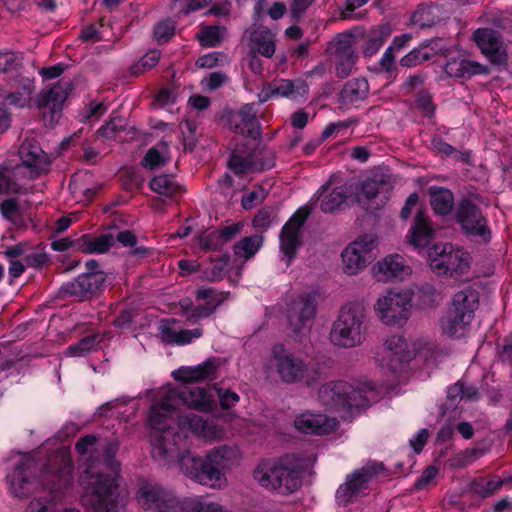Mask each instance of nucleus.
<instances>
[{"label": "nucleus", "instance_id": "1", "mask_svg": "<svg viewBox=\"0 0 512 512\" xmlns=\"http://www.w3.org/2000/svg\"><path fill=\"white\" fill-rule=\"evenodd\" d=\"M75 450L81 456L90 453L79 476L83 489L82 506L87 512H118L125 497L121 495L114 475L96 470V461H99L97 437L93 434L81 437L75 444Z\"/></svg>", "mask_w": 512, "mask_h": 512}, {"label": "nucleus", "instance_id": "2", "mask_svg": "<svg viewBox=\"0 0 512 512\" xmlns=\"http://www.w3.org/2000/svg\"><path fill=\"white\" fill-rule=\"evenodd\" d=\"M318 396L322 405L331 411L366 408L375 400V385L370 381L356 384L330 381L320 387Z\"/></svg>", "mask_w": 512, "mask_h": 512}, {"label": "nucleus", "instance_id": "3", "mask_svg": "<svg viewBox=\"0 0 512 512\" xmlns=\"http://www.w3.org/2000/svg\"><path fill=\"white\" fill-rule=\"evenodd\" d=\"M177 415V409L166 402L152 405L148 420L153 430L151 444L154 456H172L179 451L180 442H185L182 432L175 430Z\"/></svg>", "mask_w": 512, "mask_h": 512}, {"label": "nucleus", "instance_id": "4", "mask_svg": "<svg viewBox=\"0 0 512 512\" xmlns=\"http://www.w3.org/2000/svg\"><path fill=\"white\" fill-rule=\"evenodd\" d=\"M303 465L295 455L262 462L254 470V478L265 488L293 493L302 484Z\"/></svg>", "mask_w": 512, "mask_h": 512}, {"label": "nucleus", "instance_id": "5", "mask_svg": "<svg viewBox=\"0 0 512 512\" xmlns=\"http://www.w3.org/2000/svg\"><path fill=\"white\" fill-rule=\"evenodd\" d=\"M366 311L359 303H348L340 309L330 331L331 342L339 347L353 348L363 343L366 336Z\"/></svg>", "mask_w": 512, "mask_h": 512}, {"label": "nucleus", "instance_id": "6", "mask_svg": "<svg viewBox=\"0 0 512 512\" xmlns=\"http://www.w3.org/2000/svg\"><path fill=\"white\" fill-rule=\"evenodd\" d=\"M271 365L279 378L287 384L303 383L310 386L320 378L316 364L305 362L282 344L273 346Z\"/></svg>", "mask_w": 512, "mask_h": 512}, {"label": "nucleus", "instance_id": "7", "mask_svg": "<svg viewBox=\"0 0 512 512\" xmlns=\"http://www.w3.org/2000/svg\"><path fill=\"white\" fill-rule=\"evenodd\" d=\"M73 469L72 459L66 451H56L48 457L39 481L52 494L53 501H59L72 487Z\"/></svg>", "mask_w": 512, "mask_h": 512}, {"label": "nucleus", "instance_id": "8", "mask_svg": "<svg viewBox=\"0 0 512 512\" xmlns=\"http://www.w3.org/2000/svg\"><path fill=\"white\" fill-rule=\"evenodd\" d=\"M433 249L436 256L431 259L430 267L437 275L458 277L468 271L469 255L463 249L454 248L448 243L437 244Z\"/></svg>", "mask_w": 512, "mask_h": 512}, {"label": "nucleus", "instance_id": "9", "mask_svg": "<svg viewBox=\"0 0 512 512\" xmlns=\"http://www.w3.org/2000/svg\"><path fill=\"white\" fill-rule=\"evenodd\" d=\"M383 469L382 463H371L355 470L347 476L345 483L337 489V500L346 505L365 495V490L368 489V484L373 476L379 474Z\"/></svg>", "mask_w": 512, "mask_h": 512}, {"label": "nucleus", "instance_id": "10", "mask_svg": "<svg viewBox=\"0 0 512 512\" xmlns=\"http://www.w3.org/2000/svg\"><path fill=\"white\" fill-rule=\"evenodd\" d=\"M72 90V81L62 79L50 89L42 90L37 96V106L51 126L59 118L63 104Z\"/></svg>", "mask_w": 512, "mask_h": 512}, {"label": "nucleus", "instance_id": "11", "mask_svg": "<svg viewBox=\"0 0 512 512\" xmlns=\"http://www.w3.org/2000/svg\"><path fill=\"white\" fill-rule=\"evenodd\" d=\"M105 280V273H83L74 280L63 283L59 288V296L79 301L91 299L102 290Z\"/></svg>", "mask_w": 512, "mask_h": 512}, {"label": "nucleus", "instance_id": "12", "mask_svg": "<svg viewBox=\"0 0 512 512\" xmlns=\"http://www.w3.org/2000/svg\"><path fill=\"white\" fill-rule=\"evenodd\" d=\"M355 38L351 33H342L330 43L328 50L334 57L335 74L339 78H346L356 64Z\"/></svg>", "mask_w": 512, "mask_h": 512}, {"label": "nucleus", "instance_id": "13", "mask_svg": "<svg viewBox=\"0 0 512 512\" xmlns=\"http://www.w3.org/2000/svg\"><path fill=\"white\" fill-rule=\"evenodd\" d=\"M456 221L467 235L481 236L487 239L490 235L487 220L481 209L471 199L463 198L456 208Z\"/></svg>", "mask_w": 512, "mask_h": 512}, {"label": "nucleus", "instance_id": "14", "mask_svg": "<svg viewBox=\"0 0 512 512\" xmlns=\"http://www.w3.org/2000/svg\"><path fill=\"white\" fill-rule=\"evenodd\" d=\"M309 216L307 209H299L286 222L280 233V250L283 254V260L286 266H289L297 254L298 248L302 242L300 239V229Z\"/></svg>", "mask_w": 512, "mask_h": 512}, {"label": "nucleus", "instance_id": "15", "mask_svg": "<svg viewBox=\"0 0 512 512\" xmlns=\"http://www.w3.org/2000/svg\"><path fill=\"white\" fill-rule=\"evenodd\" d=\"M409 308L407 295L392 292L379 298L375 307L382 322L390 326L402 325L409 317Z\"/></svg>", "mask_w": 512, "mask_h": 512}, {"label": "nucleus", "instance_id": "16", "mask_svg": "<svg viewBox=\"0 0 512 512\" xmlns=\"http://www.w3.org/2000/svg\"><path fill=\"white\" fill-rule=\"evenodd\" d=\"M179 452H175L171 457L177 454L179 467L187 477L202 485L213 486L217 482V471L215 468L206 466L205 458L189 450L183 453Z\"/></svg>", "mask_w": 512, "mask_h": 512}, {"label": "nucleus", "instance_id": "17", "mask_svg": "<svg viewBox=\"0 0 512 512\" xmlns=\"http://www.w3.org/2000/svg\"><path fill=\"white\" fill-rule=\"evenodd\" d=\"M38 464L33 459H21L7 474L10 490L18 498L29 496L36 478Z\"/></svg>", "mask_w": 512, "mask_h": 512}, {"label": "nucleus", "instance_id": "18", "mask_svg": "<svg viewBox=\"0 0 512 512\" xmlns=\"http://www.w3.org/2000/svg\"><path fill=\"white\" fill-rule=\"evenodd\" d=\"M316 297L310 293H302L291 301L287 309L289 327L299 332L312 321L316 315Z\"/></svg>", "mask_w": 512, "mask_h": 512}, {"label": "nucleus", "instance_id": "19", "mask_svg": "<svg viewBox=\"0 0 512 512\" xmlns=\"http://www.w3.org/2000/svg\"><path fill=\"white\" fill-rule=\"evenodd\" d=\"M376 243L372 235L358 237L344 249L341 254L344 271L349 275H354L366 267V254L370 252Z\"/></svg>", "mask_w": 512, "mask_h": 512}, {"label": "nucleus", "instance_id": "20", "mask_svg": "<svg viewBox=\"0 0 512 512\" xmlns=\"http://www.w3.org/2000/svg\"><path fill=\"white\" fill-rule=\"evenodd\" d=\"M473 40L492 64L506 63L507 53L497 31L490 28H479L473 33Z\"/></svg>", "mask_w": 512, "mask_h": 512}, {"label": "nucleus", "instance_id": "21", "mask_svg": "<svg viewBox=\"0 0 512 512\" xmlns=\"http://www.w3.org/2000/svg\"><path fill=\"white\" fill-rule=\"evenodd\" d=\"M338 422L324 414L305 412L296 416L294 427L303 434L328 435L336 430Z\"/></svg>", "mask_w": 512, "mask_h": 512}, {"label": "nucleus", "instance_id": "22", "mask_svg": "<svg viewBox=\"0 0 512 512\" xmlns=\"http://www.w3.org/2000/svg\"><path fill=\"white\" fill-rule=\"evenodd\" d=\"M262 103L252 102L243 105L237 115L230 120L233 131L237 134L246 135L253 139L260 136V124L257 114Z\"/></svg>", "mask_w": 512, "mask_h": 512}, {"label": "nucleus", "instance_id": "23", "mask_svg": "<svg viewBox=\"0 0 512 512\" xmlns=\"http://www.w3.org/2000/svg\"><path fill=\"white\" fill-rule=\"evenodd\" d=\"M410 267L405 264L402 256L388 255L373 267L374 277L379 282L403 280L410 274Z\"/></svg>", "mask_w": 512, "mask_h": 512}, {"label": "nucleus", "instance_id": "24", "mask_svg": "<svg viewBox=\"0 0 512 512\" xmlns=\"http://www.w3.org/2000/svg\"><path fill=\"white\" fill-rule=\"evenodd\" d=\"M408 345L401 335H392L384 343V354L382 360L392 372H396L403 362L409 360Z\"/></svg>", "mask_w": 512, "mask_h": 512}, {"label": "nucleus", "instance_id": "25", "mask_svg": "<svg viewBox=\"0 0 512 512\" xmlns=\"http://www.w3.org/2000/svg\"><path fill=\"white\" fill-rule=\"evenodd\" d=\"M218 366L219 359L210 357L199 365L179 368L177 371L173 372V376L176 380L186 383L199 382L213 378Z\"/></svg>", "mask_w": 512, "mask_h": 512}, {"label": "nucleus", "instance_id": "26", "mask_svg": "<svg viewBox=\"0 0 512 512\" xmlns=\"http://www.w3.org/2000/svg\"><path fill=\"white\" fill-rule=\"evenodd\" d=\"M115 244L114 235L110 232L98 236L84 234L75 240V249L86 254H103Z\"/></svg>", "mask_w": 512, "mask_h": 512}, {"label": "nucleus", "instance_id": "27", "mask_svg": "<svg viewBox=\"0 0 512 512\" xmlns=\"http://www.w3.org/2000/svg\"><path fill=\"white\" fill-rule=\"evenodd\" d=\"M225 512L222 506L201 499H190L180 502L178 499L166 500V504L156 512Z\"/></svg>", "mask_w": 512, "mask_h": 512}, {"label": "nucleus", "instance_id": "28", "mask_svg": "<svg viewBox=\"0 0 512 512\" xmlns=\"http://www.w3.org/2000/svg\"><path fill=\"white\" fill-rule=\"evenodd\" d=\"M137 499L145 509L154 508L156 512L164 507L166 500L177 498L158 485L144 484L138 490Z\"/></svg>", "mask_w": 512, "mask_h": 512}, {"label": "nucleus", "instance_id": "29", "mask_svg": "<svg viewBox=\"0 0 512 512\" xmlns=\"http://www.w3.org/2000/svg\"><path fill=\"white\" fill-rule=\"evenodd\" d=\"M444 70L449 77L455 78H470L489 72L486 66L464 58H452L448 60Z\"/></svg>", "mask_w": 512, "mask_h": 512}, {"label": "nucleus", "instance_id": "30", "mask_svg": "<svg viewBox=\"0 0 512 512\" xmlns=\"http://www.w3.org/2000/svg\"><path fill=\"white\" fill-rule=\"evenodd\" d=\"M248 47L250 53L271 58L276 49L274 35L267 28H256L250 32Z\"/></svg>", "mask_w": 512, "mask_h": 512}, {"label": "nucleus", "instance_id": "31", "mask_svg": "<svg viewBox=\"0 0 512 512\" xmlns=\"http://www.w3.org/2000/svg\"><path fill=\"white\" fill-rule=\"evenodd\" d=\"M180 399L189 408L209 412L215 405L213 394L205 388H186L179 393Z\"/></svg>", "mask_w": 512, "mask_h": 512}, {"label": "nucleus", "instance_id": "32", "mask_svg": "<svg viewBox=\"0 0 512 512\" xmlns=\"http://www.w3.org/2000/svg\"><path fill=\"white\" fill-rule=\"evenodd\" d=\"M369 83L365 78H353L347 81L339 92L338 101L342 106H350L364 101L369 94Z\"/></svg>", "mask_w": 512, "mask_h": 512}, {"label": "nucleus", "instance_id": "33", "mask_svg": "<svg viewBox=\"0 0 512 512\" xmlns=\"http://www.w3.org/2000/svg\"><path fill=\"white\" fill-rule=\"evenodd\" d=\"M389 24H380L371 28L363 35L361 52L364 57L375 55L391 35Z\"/></svg>", "mask_w": 512, "mask_h": 512}, {"label": "nucleus", "instance_id": "34", "mask_svg": "<svg viewBox=\"0 0 512 512\" xmlns=\"http://www.w3.org/2000/svg\"><path fill=\"white\" fill-rule=\"evenodd\" d=\"M471 320L449 308L445 316L441 318V330L444 335L452 339H459L466 335Z\"/></svg>", "mask_w": 512, "mask_h": 512}, {"label": "nucleus", "instance_id": "35", "mask_svg": "<svg viewBox=\"0 0 512 512\" xmlns=\"http://www.w3.org/2000/svg\"><path fill=\"white\" fill-rule=\"evenodd\" d=\"M479 305V294L472 288H466L457 292L453 299L451 306L460 315L465 316L467 320H473L476 309Z\"/></svg>", "mask_w": 512, "mask_h": 512}, {"label": "nucleus", "instance_id": "36", "mask_svg": "<svg viewBox=\"0 0 512 512\" xmlns=\"http://www.w3.org/2000/svg\"><path fill=\"white\" fill-rule=\"evenodd\" d=\"M415 356L427 365L437 366L450 355V349L441 347L435 342L418 340L414 343Z\"/></svg>", "mask_w": 512, "mask_h": 512}, {"label": "nucleus", "instance_id": "37", "mask_svg": "<svg viewBox=\"0 0 512 512\" xmlns=\"http://www.w3.org/2000/svg\"><path fill=\"white\" fill-rule=\"evenodd\" d=\"M512 476L502 479L497 475L477 477L470 483V491L479 498L485 499L494 496L505 483H511Z\"/></svg>", "mask_w": 512, "mask_h": 512}, {"label": "nucleus", "instance_id": "38", "mask_svg": "<svg viewBox=\"0 0 512 512\" xmlns=\"http://www.w3.org/2000/svg\"><path fill=\"white\" fill-rule=\"evenodd\" d=\"M19 156L23 166L40 171L46 164V154L39 143L26 139L19 148Z\"/></svg>", "mask_w": 512, "mask_h": 512}, {"label": "nucleus", "instance_id": "39", "mask_svg": "<svg viewBox=\"0 0 512 512\" xmlns=\"http://www.w3.org/2000/svg\"><path fill=\"white\" fill-rule=\"evenodd\" d=\"M410 243L415 247L427 246L434 234L428 216L424 211H418L410 229Z\"/></svg>", "mask_w": 512, "mask_h": 512}, {"label": "nucleus", "instance_id": "40", "mask_svg": "<svg viewBox=\"0 0 512 512\" xmlns=\"http://www.w3.org/2000/svg\"><path fill=\"white\" fill-rule=\"evenodd\" d=\"M120 443L117 439H106L104 443L98 444V458L96 461V470L104 472V469L117 472L119 469V462L116 460V454L119 450Z\"/></svg>", "mask_w": 512, "mask_h": 512}, {"label": "nucleus", "instance_id": "41", "mask_svg": "<svg viewBox=\"0 0 512 512\" xmlns=\"http://www.w3.org/2000/svg\"><path fill=\"white\" fill-rule=\"evenodd\" d=\"M430 197V205L437 215L446 216L451 213L454 207V195L451 190L440 187L431 186L428 189Z\"/></svg>", "mask_w": 512, "mask_h": 512}, {"label": "nucleus", "instance_id": "42", "mask_svg": "<svg viewBox=\"0 0 512 512\" xmlns=\"http://www.w3.org/2000/svg\"><path fill=\"white\" fill-rule=\"evenodd\" d=\"M177 427L182 431H191L195 435L207 437L211 434V427L201 416L194 413L177 415Z\"/></svg>", "mask_w": 512, "mask_h": 512}, {"label": "nucleus", "instance_id": "43", "mask_svg": "<svg viewBox=\"0 0 512 512\" xmlns=\"http://www.w3.org/2000/svg\"><path fill=\"white\" fill-rule=\"evenodd\" d=\"M327 188L323 187L322 198L320 200V209L324 213H335L341 209V206L347 199L346 188L336 187L332 191L326 193Z\"/></svg>", "mask_w": 512, "mask_h": 512}, {"label": "nucleus", "instance_id": "44", "mask_svg": "<svg viewBox=\"0 0 512 512\" xmlns=\"http://www.w3.org/2000/svg\"><path fill=\"white\" fill-rule=\"evenodd\" d=\"M203 334L201 328L184 329L175 331L169 326L161 327L162 339L168 344L185 345L192 341L193 338H199Z\"/></svg>", "mask_w": 512, "mask_h": 512}, {"label": "nucleus", "instance_id": "45", "mask_svg": "<svg viewBox=\"0 0 512 512\" xmlns=\"http://www.w3.org/2000/svg\"><path fill=\"white\" fill-rule=\"evenodd\" d=\"M430 44L431 41L421 43L400 59V65L403 67H415L432 59L436 55V51Z\"/></svg>", "mask_w": 512, "mask_h": 512}, {"label": "nucleus", "instance_id": "46", "mask_svg": "<svg viewBox=\"0 0 512 512\" xmlns=\"http://www.w3.org/2000/svg\"><path fill=\"white\" fill-rule=\"evenodd\" d=\"M150 188L155 193L172 198L178 194H181L182 188L176 182L173 175L162 174L155 176L150 181Z\"/></svg>", "mask_w": 512, "mask_h": 512}, {"label": "nucleus", "instance_id": "47", "mask_svg": "<svg viewBox=\"0 0 512 512\" xmlns=\"http://www.w3.org/2000/svg\"><path fill=\"white\" fill-rule=\"evenodd\" d=\"M234 454L235 451L226 445L214 448L208 452L205 458L206 466L216 469L217 482L220 480L221 477L220 470L226 467L227 461H229L231 457L234 456Z\"/></svg>", "mask_w": 512, "mask_h": 512}, {"label": "nucleus", "instance_id": "48", "mask_svg": "<svg viewBox=\"0 0 512 512\" xmlns=\"http://www.w3.org/2000/svg\"><path fill=\"white\" fill-rule=\"evenodd\" d=\"M254 166L255 153H253V151L247 154L234 151L228 160L229 169L237 175L254 172Z\"/></svg>", "mask_w": 512, "mask_h": 512}, {"label": "nucleus", "instance_id": "49", "mask_svg": "<svg viewBox=\"0 0 512 512\" xmlns=\"http://www.w3.org/2000/svg\"><path fill=\"white\" fill-rule=\"evenodd\" d=\"M1 216L16 227L24 225V219L18 198H7L0 203Z\"/></svg>", "mask_w": 512, "mask_h": 512}, {"label": "nucleus", "instance_id": "50", "mask_svg": "<svg viewBox=\"0 0 512 512\" xmlns=\"http://www.w3.org/2000/svg\"><path fill=\"white\" fill-rule=\"evenodd\" d=\"M23 53L6 51L0 52V74H14L18 76L23 68Z\"/></svg>", "mask_w": 512, "mask_h": 512}, {"label": "nucleus", "instance_id": "51", "mask_svg": "<svg viewBox=\"0 0 512 512\" xmlns=\"http://www.w3.org/2000/svg\"><path fill=\"white\" fill-rule=\"evenodd\" d=\"M25 188L16 182L12 169L5 164H0V194H23Z\"/></svg>", "mask_w": 512, "mask_h": 512}, {"label": "nucleus", "instance_id": "52", "mask_svg": "<svg viewBox=\"0 0 512 512\" xmlns=\"http://www.w3.org/2000/svg\"><path fill=\"white\" fill-rule=\"evenodd\" d=\"M263 242L262 236L253 235L250 237H244L239 242L234 244L233 251L238 257L249 259L255 255L259 250Z\"/></svg>", "mask_w": 512, "mask_h": 512}, {"label": "nucleus", "instance_id": "53", "mask_svg": "<svg viewBox=\"0 0 512 512\" xmlns=\"http://www.w3.org/2000/svg\"><path fill=\"white\" fill-rule=\"evenodd\" d=\"M294 92V84L291 80H281L278 84L264 87L258 95L260 103L268 101L273 96H289Z\"/></svg>", "mask_w": 512, "mask_h": 512}, {"label": "nucleus", "instance_id": "54", "mask_svg": "<svg viewBox=\"0 0 512 512\" xmlns=\"http://www.w3.org/2000/svg\"><path fill=\"white\" fill-rule=\"evenodd\" d=\"M97 335H89L66 348L65 354L72 357L84 356L94 350L98 344Z\"/></svg>", "mask_w": 512, "mask_h": 512}, {"label": "nucleus", "instance_id": "55", "mask_svg": "<svg viewBox=\"0 0 512 512\" xmlns=\"http://www.w3.org/2000/svg\"><path fill=\"white\" fill-rule=\"evenodd\" d=\"M416 299L426 307H432L441 300L440 293L430 283H424L416 288Z\"/></svg>", "mask_w": 512, "mask_h": 512}, {"label": "nucleus", "instance_id": "56", "mask_svg": "<svg viewBox=\"0 0 512 512\" xmlns=\"http://www.w3.org/2000/svg\"><path fill=\"white\" fill-rule=\"evenodd\" d=\"M175 29V23L171 19L161 20L153 27V38L159 45H163L174 36Z\"/></svg>", "mask_w": 512, "mask_h": 512}, {"label": "nucleus", "instance_id": "57", "mask_svg": "<svg viewBox=\"0 0 512 512\" xmlns=\"http://www.w3.org/2000/svg\"><path fill=\"white\" fill-rule=\"evenodd\" d=\"M126 120L121 116L111 117L108 122L97 130V134L106 139H115L118 134L125 130Z\"/></svg>", "mask_w": 512, "mask_h": 512}, {"label": "nucleus", "instance_id": "58", "mask_svg": "<svg viewBox=\"0 0 512 512\" xmlns=\"http://www.w3.org/2000/svg\"><path fill=\"white\" fill-rule=\"evenodd\" d=\"M197 300H207V304L219 307L228 297V293L217 291L212 287H202L195 291Z\"/></svg>", "mask_w": 512, "mask_h": 512}, {"label": "nucleus", "instance_id": "59", "mask_svg": "<svg viewBox=\"0 0 512 512\" xmlns=\"http://www.w3.org/2000/svg\"><path fill=\"white\" fill-rule=\"evenodd\" d=\"M159 149L167 150V144L161 141L157 147L150 148L141 161L143 167L152 170L166 162L165 156Z\"/></svg>", "mask_w": 512, "mask_h": 512}, {"label": "nucleus", "instance_id": "60", "mask_svg": "<svg viewBox=\"0 0 512 512\" xmlns=\"http://www.w3.org/2000/svg\"><path fill=\"white\" fill-rule=\"evenodd\" d=\"M255 166L254 172H262L271 169L275 164V154L270 150H254Z\"/></svg>", "mask_w": 512, "mask_h": 512}, {"label": "nucleus", "instance_id": "61", "mask_svg": "<svg viewBox=\"0 0 512 512\" xmlns=\"http://www.w3.org/2000/svg\"><path fill=\"white\" fill-rule=\"evenodd\" d=\"M464 394V384L463 383H455L451 385L447 390V402L443 404L441 407L442 415L446 413L449 409H454L458 402L463 398Z\"/></svg>", "mask_w": 512, "mask_h": 512}, {"label": "nucleus", "instance_id": "62", "mask_svg": "<svg viewBox=\"0 0 512 512\" xmlns=\"http://www.w3.org/2000/svg\"><path fill=\"white\" fill-rule=\"evenodd\" d=\"M229 261L230 256L228 254L221 255L220 259L216 263H214L210 268L206 269L205 278L212 282L222 279L225 268L228 266Z\"/></svg>", "mask_w": 512, "mask_h": 512}, {"label": "nucleus", "instance_id": "63", "mask_svg": "<svg viewBox=\"0 0 512 512\" xmlns=\"http://www.w3.org/2000/svg\"><path fill=\"white\" fill-rule=\"evenodd\" d=\"M199 41L204 47H216L221 41L220 30L217 26H207L202 29L198 36Z\"/></svg>", "mask_w": 512, "mask_h": 512}, {"label": "nucleus", "instance_id": "64", "mask_svg": "<svg viewBox=\"0 0 512 512\" xmlns=\"http://www.w3.org/2000/svg\"><path fill=\"white\" fill-rule=\"evenodd\" d=\"M415 105L417 109L424 112L426 116H432L435 112V105L432 101V95L425 89L420 90L417 93L416 99H415Z\"/></svg>", "mask_w": 512, "mask_h": 512}]
</instances>
